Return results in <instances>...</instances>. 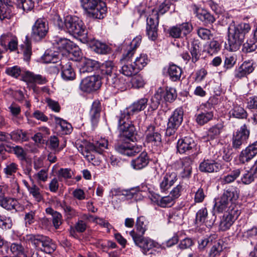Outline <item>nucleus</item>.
<instances>
[{
  "instance_id": "nucleus-1",
  "label": "nucleus",
  "mask_w": 257,
  "mask_h": 257,
  "mask_svg": "<svg viewBox=\"0 0 257 257\" xmlns=\"http://www.w3.org/2000/svg\"><path fill=\"white\" fill-rule=\"evenodd\" d=\"M101 78L109 86L120 90H125L127 88L125 79L116 74L117 69L114 63L111 61H107L102 63L100 67Z\"/></svg>"
},
{
  "instance_id": "nucleus-2",
  "label": "nucleus",
  "mask_w": 257,
  "mask_h": 257,
  "mask_svg": "<svg viewBox=\"0 0 257 257\" xmlns=\"http://www.w3.org/2000/svg\"><path fill=\"white\" fill-rule=\"evenodd\" d=\"M146 223L145 217H138L136 224L137 232L133 230L130 232V235L132 237L135 245L141 248L145 254H146L151 248L156 247L157 245V242L153 240L144 237L143 235L147 230Z\"/></svg>"
},
{
  "instance_id": "nucleus-3",
  "label": "nucleus",
  "mask_w": 257,
  "mask_h": 257,
  "mask_svg": "<svg viewBox=\"0 0 257 257\" xmlns=\"http://www.w3.org/2000/svg\"><path fill=\"white\" fill-rule=\"evenodd\" d=\"M239 190L236 187L231 186L224 190L221 196L215 200L214 210L218 213L223 211L231 212L233 210H239L234 201L239 197Z\"/></svg>"
},
{
  "instance_id": "nucleus-4",
  "label": "nucleus",
  "mask_w": 257,
  "mask_h": 257,
  "mask_svg": "<svg viewBox=\"0 0 257 257\" xmlns=\"http://www.w3.org/2000/svg\"><path fill=\"white\" fill-rule=\"evenodd\" d=\"M250 30V25L247 23H240L229 26L228 43L230 51H236L239 49L243 42L245 35Z\"/></svg>"
},
{
  "instance_id": "nucleus-5",
  "label": "nucleus",
  "mask_w": 257,
  "mask_h": 257,
  "mask_svg": "<svg viewBox=\"0 0 257 257\" xmlns=\"http://www.w3.org/2000/svg\"><path fill=\"white\" fill-rule=\"evenodd\" d=\"M108 141L101 139L97 141L94 144L86 141L77 144L78 151L85 157L89 162L93 161L95 159L94 154H101L103 150L107 148Z\"/></svg>"
},
{
  "instance_id": "nucleus-6",
  "label": "nucleus",
  "mask_w": 257,
  "mask_h": 257,
  "mask_svg": "<svg viewBox=\"0 0 257 257\" xmlns=\"http://www.w3.org/2000/svg\"><path fill=\"white\" fill-rule=\"evenodd\" d=\"M6 73L8 75L16 78L21 75L22 80L28 83L44 84L47 82L46 78L41 75L35 74L32 72L23 70L18 66L7 68Z\"/></svg>"
},
{
  "instance_id": "nucleus-7",
  "label": "nucleus",
  "mask_w": 257,
  "mask_h": 257,
  "mask_svg": "<svg viewBox=\"0 0 257 257\" xmlns=\"http://www.w3.org/2000/svg\"><path fill=\"white\" fill-rule=\"evenodd\" d=\"M130 118V116L123 115L121 112L115 116V120L118 123L119 137L122 141L126 139L129 141H134L136 139V130L134 125L129 120Z\"/></svg>"
},
{
  "instance_id": "nucleus-8",
  "label": "nucleus",
  "mask_w": 257,
  "mask_h": 257,
  "mask_svg": "<svg viewBox=\"0 0 257 257\" xmlns=\"http://www.w3.org/2000/svg\"><path fill=\"white\" fill-rule=\"evenodd\" d=\"M24 237L27 241L31 242L37 249L46 253L51 254L56 248V245L47 236L30 234Z\"/></svg>"
},
{
  "instance_id": "nucleus-9",
  "label": "nucleus",
  "mask_w": 257,
  "mask_h": 257,
  "mask_svg": "<svg viewBox=\"0 0 257 257\" xmlns=\"http://www.w3.org/2000/svg\"><path fill=\"white\" fill-rule=\"evenodd\" d=\"M64 25L68 32L75 36L82 37L86 41H88V31L83 22L76 17H67Z\"/></svg>"
},
{
  "instance_id": "nucleus-10",
  "label": "nucleus",
  "mask_w": 257,
  "mask_h": 257,
  "mask_svg": "<svg viewBox=\"0 0 257 257\" xmlns=\"http://www.w3.org/2000/svg\"><path fill=\"white\" fill-rule=\"evenodd\" d=\"M184 111L182 107L176 108L169 118L166 131L168 136L173 135L183 121Z\"/></svg>"
},
{
  "instance_id": "nucleus-11",
  "label": "nucleus",
  "mask_w": 257,
  "mask_h": 257,
  "mask_svg": "<svg viewBox=\"0 0 257 257\" xmlns=\"http://www.w3.org/2000/svg\"><path fill=\"white\" fill-rule=\"evenodd\" d=\"M48 25L44 19H38L32 27L31 37L36 41L44 39L48 32Z\"/></svg>"
},
{
  "instance_id": "nucleus-12",
  "label": "nucleus",
  "mask_w": 257,
  "mask_h": 257,
  "mask_svg": "<svg viewBox=\"0 0 257 257\" xmlns=\"http://www.w3.org/2000/svg\"><path fill=\"white\" fill-rule=\"evenodd\" d=\"M250 134V131L247 125H242L233 135L232 147L234 149H240L242 145L246 144Z\"/></svg>"
},
{
  "instance_id": "nucleus-13",
  "label": "nucleus",
  "mask_w": 257,
  "mask_h": 257,
  "mask_svg": "<svg viewBox=\"0 0 257 257\" xmlns=\"http://www.w3.org/2000/svg\"><path fill=\"white\" fill-rule=\"evenodd\" d=\"M101 76L92 75L82 80L80 84V89L84 91L90 92L97 90L101 85Z\"/></svg>"
},
{
  "instance_id": "nucleus-14",
  "label": "nucleus",
  "mask_w": 257,
  "mask_h": 257,
  "mask_svg": "<svg viewBox=\"0 0 257 257\" xmlns=\"http://www.w3.org/2000/svg\"><path fill=\"white\" fill-rule=\"evenodd\" d=\"M133 55V50H128L127 53L124 54V64L122 66L120 71L126 76H132L138 72L135 64L130 61V59Z\"/></svg>"
},
{
  "instance_id": "nucleus-15",
  "label": "nucleus",
  "mask_w": 257,
  "mask_h": 257,
  "mask_svg": "<svg viewBox=\"0 0 257 257\" xmlns=\"http://www.w3.org/2000/svg\"><path fill=\"white\" fill-rule=\"evenodd\" d=\"M215 217L213 214L208 215L207 209L202 208L199 209L196 214V224L201 225L204 224L206 227H211L214 223Z\"/></svg>"
},
{
  "instance_id": "nucleus-16",
  "label": "nucleus",
  "mask_w": 257,
  "mask_h": 257,
  "mask_svg": "<svg viewBox=\"0 0 257 257\" xmlns=\"http://www.w3.org/2000/svg\"><path fill=\"white\" fill-rule=\"evenodd\" d=\"M116 151L119 153L132 157L140 152L142 150V147L134 146L128 143H118L115 146Z\"/></svg>"
},
{
  "instance_id": "nucleus-17",
  "label": "nucleus",
  "mask_w": 257,
  "mask_h": 257,
  "mask_svg": "<svg viewBox=\"0 0 257 257\" xmlns=\"http://www.w3.org/2000/svg\"><path fill=\"white\" fill-rule=\"evenodd\" d=\"M240 213L239 210H232L231 212H225L220 221V229L222 231H225L229 229L235 220L238 218Z\"/></svg>"
},
{
  "instance_id": "nucleus-18",
  "label": "nucleus",
  "mask_w": 257,
  "mask_h": 257,
  "mask_svg": "<svg viewBox=\"0 0 257 257\" xmlns=\"http://www.w3.org/2000/svg\"><path fill=\"white\" fill-rule=\"evenodd\" d=\"M146 142L154 146H159L162 141L161 135L155 126L150 124L145 132Z\"/></svg>"
},
{
  "instance_id": "nucleus-19",
  "label": "nucleus",
  "mask_w": 257,
  "mask_h": 257,
  "mask_svg": "<svg viewBox=\"0 0 257 257\" xmlns=\"http://www.w3.org/2000/svg\"><path fill=\"white\" fill-rule=\"evenodd\" d=\"M192 30V26L191 24L183 23L170 28L169 30V33L170 36L174 38H179L182 37V35L183 36H186Z\"/></svg>"
},
{
  "instance_id": "nucleus-20",
  "label": "nucleus",
  "mask_w": 257,
  "mask_h": 257,
  "mask_svg": "<svg viewBox=\"0 0 257 257\" xmlns=\"http://www.w3.org/2000/svg\"><path fill=\"white\" fill-rule=\"evenodd\" d=\"M210 106L209 103L203 105L200 108V112L196 115V121L199 125H204L213 118L212 107L209 108L208 107Z\"/></svg>"
},
{
  "instance_id": "nucleus-21",
  "label": "nucleus",
  "mask_w": 257,
  "mask_h": 257,
  "mask_svg": "<svg viewBox=\"0 0 257 257\" xmlns=\"http://www.w3.org/2000/svg\"><path fill=\"white\" fill-rule=\"evenodd\" d=\"M148 101V98L145 97L142 98L134 102L128 107L121 111L120 112L123 113V115H127V116H131L135 113L143 110L146 107Z\"/></svg>"
},
{
  "instance_id": "nucleus-22",
  "label": "nucleus",
  "mask_w": 257,
  "mask_h": 257,
  "mask_svg": "<svg viewBox=\"0 0 257 257\" xmlns=\"http://www.w3.org/2000/svg\"><path fill=\"white\" fill-rule=\"evenodd\" d=\"M257 154V141L243 150L239 155V160L244 164L250 161Z\"/></svg>"
},
{
  "instance_id": "nucleus-23",
  "label": "nucleus",
  "mask_w": 257,
  "mask_h": 257,
  "mask_svg": "<svg viewBox=\"0 0 257 257\" xmlns=\"http://www.w3.org/2000/svg\"><path fill=\"white\" fill-rule=\"evenodd\" d=\"M159 25L158 16L156 20L152 17H148L147 19V34L149 39L155 41L158 37V26Z\"/></svg>"
},
{
  "instance_id": "nucleus-24",
  "label": "nucleus",
  "mask_w": 257,
  "mask_h": 257,
  "mask_svg": "<svg viewBox=\"0 0 257 257\" xmlns=\"http://www.w3.org/2000/svg\"><path fill=\"white\" fill-rule=\"evenodd\" d=\"M196 143L194 139L190 137H185L178 140L177 143V150L180 154L190 153L196 147Z\"/></svg>"
},
{
  "instance_id": "nucleus-25",
  "label": "nucleus",
  "mask_w": 257,
  "mask_h": 257,
  "mask_svg": "<svg viewBox=\"0 0 257 257\" xmlns=\"http://www.w3.org/2000/svg\"><path fill=\"white\" fill-rule=\"evenodd\" d=\"M178 179L177 174L176 172H168L165 174L160 179V188L162 192L168 190Z\"/></svg>"
},
{
  "instance_id": "nucleus-26",
  "label": "nucleus",
  "mask_w": 257,
  "mask_h": 257,
  "mask_svg": "<svg viewBox=\"0 0 257 257\" xmlns=\"http://www.w3.org/2000/svg\"><path fill=\"white\" fill-rule=\"evenodd\" d=\"M199 169L201 172L204 173L217 172L221 169V166L214 160L207 159L201 162Z\"/></svg>"
},
{
  "instance_id": "nucleus-27",
  "label": "nucleus",
  "mask_w": 257,
  "mask_h": 257,
  "mask_svg": "<svg viewBox=\"0 0 257 257\" xmlns=\"http://www.w3.org/2000/svg\"><path fill=\"white\" fill-rule=\"evenodd\" d=\"M101 110L102 106L101 102L98 100H94L91 105L89 111L90 119L93 126H95L97 124L99 120Z\"/></svg>"
},
{
  "instance_id": "nucleus-28",
  "label": "nucleus",
  "mask_w": 257,
  "mask_h": 257,
  "mask_svg": "<svg viewBox=\"0 0 257 257\" xmlns=\"http://www.w3.org/2000/svg\"><path fill=\"white\" fill-rule=\"evenodd\" d=\"M149 163V158L146 152L141 153L138 157L133 159L131 166L135 170H141L145 168Z\"/></svg>"
},
{
  "instance_id": "nucleus-29",
  "label": "nucleus",
  "mask_w": 257,
  "mask_h": 257,
  "mask_svg": "<svg viewBox=\"0 0 257 257\" xmlns=\"http://www.w3.org/2000/svg\"><path fill=\"white\" fill-rule=\"evenodd\" d=\"M253 62L252 61H245L236 70L235 77L241 79L251 73L253 70Z\"/></svg>"
},
{
  "instance_id": "nucleus-30",
  "label": "nucleus",
  "mask_w": 257,
  "mask_h": 257,
  "mask_svg": "<svg viewBox=\"0 0 257 257\" xmlns=\"http://www.w3.org/2000/svg\"><path fill=\"white\" fill-rule=\"evenodd\" d=\"M107 7L104 2L101 0L100 3L93 9L88 17L95 19H102L106 16Z\"/></svg>"
},
{
  "instance_id": "nucleus-31",
  "label": "nucleus",
  "mask_w": 257,
  "mask_h": 257,
  "mask_svg": "<svg viewBox=\"0 0 257 257\" xmlns=\"http://www.w3.org/2000/svg\"><path fill=\"white\" fill-rule=\"evenodd\" d=\"M61 65L62 78L67 81L74 80L75 78L76 74L72 67V63L70 62H67V63L62 62Z\"/></svg>"
},
{
  "instance_id": "nucleus-32",
  "label": "nucleus",
  "mask_w": 257,
  "mask_h": 257,
  "mask_svg": "<svg viewBox=\"0 0 257 257\" xmlns=\"http://www.w3.org/2000/svg\"><path fill=\"white\" fill-rule=\"evenodd\" d=\"M53 44L59 51L65 50L71 52L75 44L69 40L62 38H56L54 41Z\"/></svg>"
},
{
  "instance_id": "nucleus-33",
  "label": "nucleus",
  "mask_w": 257,
  "mask_h": 257,
  "mask_svg": "<svg viewBox=\"0 0 257 257\" xmlns=\"http://www.w3.org/2000/svg\"><path fill=\"white\" fill-rule=\"evenodd\" d=\"M12 0H0V19H10L13 16Z\"/></svg>"
},
{
  "instance_id": "nucleus-34",
  "label": "nucleus",
  "mask_w": 257,
  "mask_h": 257,
  "mask_svg": "<svg viewBox=\"0 0 257 257\" xmlns=\"http://www.w3.org/2000/svg\"><path fill=\"white\" fill-rule=\"evenodd\" d=\"M99 63L95 60L91 59H85L80 69L81 73L91 72L99 67Z\"/></svg>"
},
{
  "instance_id": "nucleus-35",
  "label": "nucleus",
  "mask_w": 257,
  "mask_h": 257,
  "mask_svg": "<svg viewBox=\"0 0 257 257\" xmlns=\"http://www.w3.org/2000/svg\"><path fill=\"white\" fill-rule=\"evenodd\" d=\"M193 163V160L190 157H185L183 158L181 163L183 170L181 173V175L182 178H189L192 172L191 165Z\"/></svg>"
},
{
  "instance_id": "nucleus-36",
  "label": "nucleus",
  "mask_w": 257,
  "mask_h": 257,
  "mask_svg": "<svg viewBox=\"0 0 257 257\" xmlns=\"http://www.w3.org/2000/svg\"><path fill=\"white\" fill-rule=\"evenodd\" d=\"M189 50L191 57V61L192 63H195L199 60L201 56V50L199 44L196 42H193Z\"/></svg>"
},
{
  "instance_id": "nucleus-37",
  "label": "nucleus",
  "mask_w": 257,
  "mask_h": 257,
  "mask_svg": "<svg viewBox=\"0 0 257 257\" xmlns=\"http://www.w3.org/2000/svg\"><path fill=\"white\" fill-rule=\"evenodd\" d=\"M217 148H214L212 149V154H215L214 155V159H217L219 158H221L226 162H228L232 160V157L231 156V154L228 149L223 148L222 149L220 150L219 152V155H217Z\"/></svg>"
},
{
  "instance_id": "nucleus-38",
  "label": "nucleus",
  "mask_w": 257,
  "mask_h": 257,
  "mask_svg": "<svg viewBox=\"0 0 257 257\" xmlns=\"http://www.w3.org/2000/svg\"><path fill=\"white\" fill-rule=\"evenodd\" d=\"M101 0H80L81 6L84 11L85 14L87 17L89 14H92L91 12L93 9L100 3Z\"/></svg>"
},
{
  "instance_id": "nucleus-39",
  "label": "nucleus",
  "mask_w": 257,
  "mask_h": 257,
  "mask_svg": "<svg viewBox=\"0 0 257 257\" xmlns=\"http://www.w3.org/2000/svg\"><path fill=\"white\" fill-rule=\"evenodd\" d=\"M60 206L63 209L64 216L66 219L70 220L78 215V212L65 201L61 203Z\"/></svg>"
},
{
  "instance_id": "nucleus-40",
  "label": "nucleus",
  "mask_w": 257,
  "mask_h": 257,
  "mask_svg": "<svg viewBox=\"0 0 257 257\" xmlns=\"http://www.w3.org/2000/svg\"><path fill=\"white\" fill-rule=\"evenodd\" d=\"M18 201L13 198L4 197L0 202V206L8 210H17Z\"/></svg>"
},
{
  "instance_id": "nucleus-41",
  "label": "nucleus",
  "mask_w": 257,
  "mask_h": 257,
  "mask_svg": "<svg viewBox=\"0 0 257 257\" xmlns=\"http://www.w3.org/2000/svg\"><path fill=\"white\" fill-rule=\"evenodd\" d=\"M182 73V69L175 64L170 65L168 69V74L173 81L180 80Z\"/></svg>"
},
{
  "instance_id": "nucleus-42",
  "label": "nucleus",
  "mask_w": 257,
  "mask_h": 257,
  "mask_svg": "<svg viewBox=\"0 0 257 257\" xmlns=\"http://www.w3.org/2000/svg\"><path fill=\"white\" fill-rule=\"evenodd\" d=\"M231 116L238 119H245L247 118V113L245 109L240 105H234L233 108L230 111Z\"/></svg>"
},
{
  "instance_id": "nucleus-43",
  "label": "nucleus",
  "mask_w": 257,
  "mask_h": 257,
  "mask_svg": "<svg viewBox=\"0 0 257 257\" xmlns=\"http://www.w3.org/2000/svg\"><path fill=\"white\" fill-rule=\"evenodd\" d=\"M223 127V125L221 123H217L211 127L207 132L208 140H214L218 138Z\"/></svg>"
},
{
  "instance_id": "nucleus-44",
  "label": "nucleus",
  "mask_w": 257,
  "mask_h": 257,
  "mask_svg": "<svg viewBox=\"0 0 257 257\" xmlns=\"http://www.w3.org/2000/svg\"><path fill=\"white\" fill-rule=\"evenodd\" d=\"M92 49L98 54H106L109 53L111 50L110 48L106 44L99 41H95L92 46Z\"/></svg>"
},
{
  "instance_id": "nucleus-45",
  "label": "nucleus",
  "mask_w": 257,
  "mask_h": 257,
  "mask_svg": "<svg viewBox=\"0 0 257 257\" xmlns=\"http://www.w3.org/2000/svg\"><path fill=\"white\" fill-rule=\"evenodd\" d=\"M54 121L57 125L61 128V131L64 134H68L71 133L72 130L71 125L66 120L60 117L54 116Z\"/></svg>"
},
{
  "instance_id": "nucleus-46",
  "label": "nucleus",
  "mask_w": 257,
  "mask_h": 257,
  "mask_svg": "<svg viewBox=\"0 0 257 257\" xmlns=\"http://www.w3.org/2000/svg\"><path fill=\"white\" fill-rule=\"evenodd\" d=\"M28 190L30 194L37 202H40L43 200L42 192L36 184H33L32 186L28 187Z\"/></svg>"
},
{
  "instance_id": "nucleus-47",
  "label": "nucleus",
  "mask_w": 257,
  "mask_h": 257,
  "mask_svg": "<svg viewBox=\"0 0 257 257\" xmlns=\"http://www.w3.org/2000/svg\"><path fill=\"white\" fill-rule=\"evenodd\" d=\"M35 0H17V6L24 11L28 12L33 9Z\"/></svg>"
},
{
  "instance_id": "nucleus-48",
  "label": "nucleus",
  "mask_w": 257,
  "mask_h": 257,
  "mask_svg": "<svg viewBox=\"0 0 257 257\" xmlns=\"http://www.w3.org/2000/svg\"><path fill=\"white\" fill-rule=\"evenodd\" d=\"M149 62L148 56L146 54H141L139 57L136 58L135 61L134 62L136 68L137 69L138 71L139 70L143 69Z\"/></svg>"
},
{
  "instance_id": "nucleus-49",
  "label": "nucleus",
  "mask_w": 257,
  "mask_h": 257,
  "mask_svg": "<svg viewBox=\"0 0 257 257\" xmlns=\"http://www.w3.org/2000/svg\"><path fill=\"white\" fill-rule=\"evenodd\" d=\"M163 96L166 101L172 102L176 99L177 94L175 88L167 87L165 91L163 92Z\"/></svg>"
},
{
  "instance_id": "nucleus-50",
  "label": "nucleus",
  "mask_w": 257,
  "mask_h": 257,
  "mask_svg": "<svg viewBox=\"0 0 257 257\" xmlns=\"http://www.w3.org/2000/svg\"><path fill=\"white\" fill-rule=\"evenodd\" d=\"M223 251V245L221 242H214L210 249L208 257H217Z\"/></svg>"
},
{
  "instance_id": "nucleus-51",
  "label": "nucleus",
  "mask_w": 257,
  "mask_h": 257,
  "mask_svg": "<svg viewBox=\"0 0 257 257\" xmlns=\"http://www.w3.org/2000/svg\"><path fill=\"white\" fill-rule=\"evenodd\" d=\"M10 249L12 254L16 257L25 254L24 247L21 243H13L11 244Z\"/></svg>"
},
{
  "instance_id": "nucleus-52",
  "label": "nucleus",
  "mask_w": 257,
  "mask_h": 257,
  "mask_svg": "<svg viewBox=\"0 0 257 257\" xmlns=\"http://www.w3.org/2000/svg\"><path fill=\"white\" fill-rule=\"evenodd\" d=\"M240 173V169H235L231 171L229 174L224 176V177L222 178V182L224 184L230 183L233 182L237 178H238Z\"/></svg>"
},
{
  "instance_id": "nucleus-53",
  "label": "nucleus",
  "mask_w": 257,
  "mask_h": 257,
  "mask_svg": "<svg viewBox=\"0 0 257 257\" xmlns=\"http://www.w3.org/2000/svg\"><path fill=\"white\" fill-rule=\"evenodd\" d=\"M162 99V94L161 92H157L156 93L151 99V102L149 104L150 107L152 110H154L157 109Z\"/></svg>"
},
{
  "instance_id": "nucleus-54",
  "label": "nucleus",
  "mask_w": 257,
  "mask_h": 257,
  "mask_svg": "<svg viewBox=\"0 0 257 257\" xmlns=\"http://www.w3.org/2000/svg\"><path fill=\"white\" fill-rule=\"evenodd\" d=\"M59 59V55L54 54L52 51H46L43 56V60L46 63H57Z\"/></svg>"
},
{
  "instance_id": "nucleus-55",
  "label": "nucleus",
  "mask_w": 257,
  "mask_h": 257,
  "mask_svg": "<svg viewBox=\"0 0 257 257\" xmlns=\"http://www.w3.org/2000/svg\"><path fill=\"white\" fill-rule=\"evenodd\" d=\"M132 86L134 88H139L143 87L145 85V80L140 74H135L131 79Z\"/></svg>"
},
{
  "instance_id": "nucleus-56",
  "label": "nucleus",
  "mask_w": 257,
  "mask_h": 257,
  "mask_svg": "<svg viewBox=\"0 0 257 257\" xmlns=\"http://www.w3.org/2000/svg\"><path fill=\"white\" fill-rule=\"evenodd\" d=\"M160 201L159 206L163 208L170 207L172 206L175 202V200L170 195L162 197Z\"/></svg>"
},
{
  "instance_id": "nucleus-57",
  "label": "nucleus",
  "mask_w": 257,
  "mask_h": 257,
  "mask_svg": "<svg viewBox=\"0 0 257 257\" xmlns=\"http://www.w3.org/2000/svg\"><path fill=\"white\" fill-rule=\"evenodd\" d=\"M11 149L19 160L23 161L26 160L27 153L21 147L16 146L13 147Z\"/></svg>"
},
{
  "instance_id": "nucleus-58",
  "label": "nucleus",
  "mask_w": 257,
  "mask_h": 257,
  "mask_svg": "<svg viewBox=\"0 0 257 257\" xmlns=\"http://www.w3.org/2000/svg\"><path fill=\"white\" fill-rule=\"evenodd\" d=\"M197 33L198 36L203 40H209L212 37L210 30L204 28L200 27L198 28Z\"/></svg>"
},
{
  "instance_id": "nucleus-59",
  "label": "nucleus",
  "mask_w": 257,
  "mask_h": 257,
  "mask_svg": "<svg viewBox=\"0 0 257 257\" xmlns=\"http://www.w3.org/2000/svg\"><path fill=\"white\" fill-rule=\"evenodd\" d=\"M48 170L42 169L34 175V177L38 182H46L48 179Z\"/></svg>"
},
{
  "instance_id": "nucleus-60",
  "label": "nucleus",
  "mask_w": 257,
  "mask_h": 257,
  "mask_svg": "<svg viewBox=\"0 0 257 257\" xmlns=\"http://www.w3.org/2000/svg\"><path fill=\"white\" fill-rule=\"evenodd\" d=\"M24 59L25 60L28 61L30 59L32 55V47L31 44L29 42L26 43L22 45Z\"/></svg>"
},
{
  "instance_id": "nucleus-61",
  "label": "nucleus",
  "mask_w": 257,
  "mask_h": 257,
  "mask_svg": "<svg viewBox=\"0 0 257 257\" xmlns=\"http://www.w3.org/2000/svg\"><path fill=\"white\" fill-rule=\"evenodd\" d=\"M12 226V221L10 217L1 216L0 218V227L3 229H10Z\"/></svg>"
},
{
  "instance_id": "nucleus-62",
  "label": "nucleus",
  "mask_w": 257,
  "mask_h": 257,
  "mask_svg": "<svg viewBox=\"0 0 257 257\" xmlns=\"http://www.w3.org/2000/svg\"><path fill=\"white\" fill-rule=\"evenodd\" d=\"M183 190V185L181 184H179L173 188V189L171 191L170 195L175 200L181 196Z\"/></svg>"
},
{
  "instance_id": "nucleus-63",
  "label": "nucleus",
  "mask_w": 257,
  "mask_h": 257,
  "mask_svg": "<svg viewBox=\"0 0 257 257\" xmlns=\"http://www.w3.org/2000/svg\"><path fill=\"white\" fill-rule=\"evenodd\" d=\"M15 37L11 33H7L2 35L0 38V44L4 48L7 47V43H9Z\"/></svg>"
},
{
  "instance_id": "nucleus-64",
  "label": "nucleus",
  "mask_w": 257,
  "mask_h": 257,
  "mask_svg": "<svg viewBox=\"0 0 257 257\" xmlns=\"http://www.w3.org/2000/svg\"><path fill=\"white\" fill-rule=\"evenodd\" d=\"M199 19L205 23L211 24L215 21V18L210 13L204 12L200 15Z\"/></svg>"
}]
</instances>
